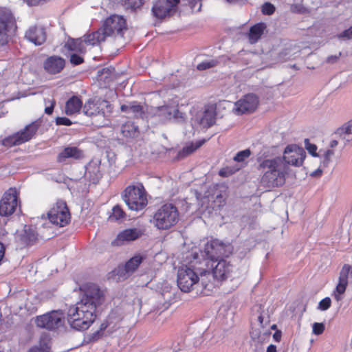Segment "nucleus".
I'll list each match as a JSON object with an SVG mask.
<instances>
[{
    "instance_id": "f257e3e1",
    "label": "nucleus",
    "mask_w": 352,
    "mask_h": 352,
    "mask_svg": "<svg viewBox=\"0 0 352 352\" xmlns=\"http://www.w3.org/2000/svg\"><path fill=\"white\" fill-rule=\"evenodd\" d=\"M306 153L296 144L286 146L283 157L265 159V191L285 184V177L291 175L289 165L299 167L303 164Z\"/></svg>"
},
{
    "instance_id": "f03ea898",
    "label": "nucleus",
    "mask_w": 352,
    "mask_h": 352,
    "mask_svg": "<svg viewBox=\"0 0 352 352\" xmlns=\"http://www.w3.org/2000/svg\"><path fill=\"white\" fill-rule=\"evenodd\" d=\"M104 300L100 289L96 285H88L80 302L69 308L67 322L77 331L87 330L94 322L96 309Z\"/></svg>"
},
{
    "instance_id": "7ed1b4c3",
    "label": "nucleus",
    "mask_w": 352,
    "mask_h": 352,
    "mask_svg": "<svg viewBox=\"0 0 352 352\" xmlns=\"http://www.w3.org/2000/svg\"><path fill=\"white\" fill-rule=\"evenodd\" d=\"M192 259L177 272V286L183 292H189L199 285V278L206 275L207 270L199 264V254H192Z\"/></svg>"
},
{
    "instance_id": "20e7f679",
    "label": "nucleus",
    "mask_w": 352,
    "mask_h": 352,
    "mask_svg": "<svg viewBox=\"0 0 352 352\" xmlns=\"http://www.w3.org/2000/svg\"><path fill=\"white\" fill-rule=\"evenodd\" d=\"M127 30L126 19L118 14H112L107 17L102 26L97 31L91 33L87 42L91 44H99L105 41L107 36L122 38Z\"/></svg>"
},
{
    "instance_id": "39448f33",
    "label": "nucleus",
    "mask_w": 352,
    "mask_h": 352,
    "mask_svg": "<svg viewBox=\"0 0 352 352\" xmlns=\"http://www.w3.org/2000/svg\"><path fill=\"white\" fill-rule=\"evenodd\" d=\"M232 250V248L230 244H226L217 239H211L206 243L203 250L197 252L199 256V264L204 267L208 263L214 265L218 259L223 256H228Z\"/></svg>"
},
{
    "instance_id": "423d86ee",
    "label": "nucleus",
    "mask_w": 352,
    "mask_h": 352,
    "mask_svg": "<svg viewBox=\"0 0 352 352\" xmlns=\"http://www.w3.org/2000/svg\"><path fill=\"white\" fill-rule=\"evenodd\" d=\"M179 211L173 204H165L153 214L151 221L157 229L166 230L177 224L179 221Z\"/></svg>"
},
{
    "instance_id": "0eeeda50",
    "label": "nucleus",
    "mask_w": 352,
    "mask_h": 352,
    "mask_svg": "<svg viewBox=\"0 0 352 352\" xmlns=\"http://www.w3.org/2000/svg\"><path fill=\"white\" fill-rule=\"evenodd\" d=\"M122 198L131 210H142L148 204L146 191L141 184L126 187L122 194Z\"/></svg>"
},
{
    "instance_id": "6e6552de",
    "label": "nucleus",
    "mask_w": 352,
    "mask_h": 352,
    "mask_svg": "<svg viewBox=\"0 0 352 352\" xmlns=\"http://www.w3.org/2000/svg\"><path fill=\"white\" fill-rule=\"evenodd\" d=\"M15 18L7 8H0V45H6L16 30Z\"/></svg>"
},
{
    "instance_id": "1a4fd4ad",
    "label": "nucleus",
    "mask_w": 352,
    "mask_h": 352,
    "mask_svg": "<svg viewBox=\"0 0 352 352\" xmlns=\"http://www.w3.org/2000/svg\"><path fill=\"white\" fill-rule=\"evenodd\" d=\"M40 125L41 122L39 120L32 122L28 124L23 130L4 138L2 140L3 145L11 147L28 142L36 135Z\"/></svg>"
},
{
    "instance_id": "9d476101",
    "label": "nucleus",
    "mask_w": 352,
    "mask_h": 352,
    "mask_svg": "<svg viewBox=\"0 0 352 352\" xmlns=\"http://www.w3.org/2000/svg\"><path fill=\"white\" fill-rule=\"evenodd\" d=\"M205 268L207 270L206 274L212 275L214 284L221 283L230 278L234 271V266L223 257L218 259L214 265L208 263Z\"/></svg>"
},
{
    "instance_id": "9b49d317",
    "label": "nucleus",
    "mask_w": 352,
    "mask_h": 352,
    "mask_svg": "<svg viewBox=\"0 0 352 352\" xmlns=\"http://www.w3.org/2000/svg\"><path fill=\"white\" fill-rule=\"evenodd\" d=\"M299 52L298 47L293 43H289L283 50L272 49L265 54V67L289 60Z\"/></svg>"
},
{
    "instance_id": "f8f14e48",
    "label": "nucleus",
    "mask_w": 352,
    "mask_h": 352,
    "mask_svg": "<svg viewBox=\"0 0 352 352\" xmlns=\"http://www.w3.org/2000/svg\"><path fill=\"white\" fill-rule=\"evenodd\" d=\"M65 322V314L61 310H53L36 318V325L50 331L63 327Z\"/></svg>"
},
{
    "instance_id": "ddd939ff",
    "label": "nucleus",
    "mask_w": 352,
    "mask_h": 352,
    "mask_svg": "<svg viewBox=\"0 0 352 352\" xmlns=\"http://www.w3.org/2000/svg\"><path fill=\"white\" fill-rule=\"evenodd\" d=\"M155 115L162 122L182 123L186 120V114L179 110L177 104H165L158 107L155 110Z\"/></svg>"
},
{
    "instance_id": "4468645a",
    "label": "nucleus",
    "mask_w": 352,
    "mask_h": 352,
    "mask_svg": "<svg viewBox=\"0 0 352 352\" xmlns=\"http://www.w3.org/2000/svg\"><path fill=\"white\" fill-rule=\"evenodd\" d=\"M50 221L56 226L64 227L70 221V213L67 204L63 201H58L47 213Z\"/></svg>"
},
{
    "instance_id": "2eb2a0df",
    "label": "nucleus",
    "mask_w": 352,
    "mask_h": 352,
    "mask_svg": "<svg viewBox=\"0 0 352 352\" xmlns=\"http://www.w3.org/2000/svg\"><path fill=\"white\" fill-rule=\"evenodd\" d=\"M180 0H158L153 8L152 12L157 19H164L175 14L178 10Z\"/></svg>"
},
{
    "instance_id": "dca6fc26",
    "label": "nucleus",
    "mask_w": 352,
    "mask_h": 352,
    "mask_svg": "<svg viewBox=\"0 0 352 352\" xmlns=\"http://www.w3.org/2000/svg\"><path fill=\"white\" fill-rule=\"evenodd\" d=\"M264 144L262 142L253 144L250 148L240 151L236 153L233 157V160L236 162H243L251 155L256 157L259 163L260 168H264Z\"/></svg>"
},
{
    "instance_id": "f3484780",
    "label": "nucleus",
    "mask_w": 352,
    "mask_h": 352,
    "mask_svg": "<svg viewBox=\"0 0 352 352\" xmlns=\"http://www.w3.org/2000/svg\"><path fill=\"white\" fill-rule=\"evenodd\" d=\"M258 104V97L254 94H249L234 103L232 111L237 116L253 112Z\"/></svg>"
},
{
    "instance_id": "a211bd4d",
    "label": "nucleus",
    "mask_w": 352,
    "mask_h": 352,
    "mask_svg": "<svg viewBox=\"0 0 352 352\" xmlns=\"http://www.w3.org/2000/svg\"><path fill=\"white\" fill-rule=\"evenodd\" d=\"M18 206L16 190L10 188L6 192L0 201V216L8 217L12 214Z\"/></svg>"
},
{
    "instance_id": "6ab92c4d",
    "label": "nucleus",
    "mask_w": 352,
    "mask_h": 352,
    "mask_svg": "<svg viewBox=\"0 0 352 352\" xmlns=\"http://www.w3.org/2000/svg\"><path fill=\"white\" fill-rule=\"evenodd\" d=\"M263 318L262 314L258 316L256 322H252L250 331L251 345L254 346V352H263L264 334L262 333Z\"/></svg>"
},
{
    "instance_id": "aec40b11",
    "label": "nucleus",
    "mask_w": 352,
    "mask_h": 352,
    "mask_svg": "<svg viewBox=\"0 0 352 352\" xmlns=\"http://www.w3.org/2000/svg\"><path fill=\"white\" fill-rule=\"evenodd\" d=\"M15 239L21 247L32 245L38 240V233L35 228L25 225L23 230L16 233Z\"/></svg>"
},
{
    "instance_id": "412c9836",
    "label": "nucleus",
    "mask_w": 352,
    "mask_h": 352,
    "mask_svg": "<svg viewBox=\"0 0 352 352\" xmlns=\"http://www.w3.org/2000/svg\"><path fill=\"white\" fill-rule=\"evenodd\" d=\"M90 34L84 35L83 38H78L76 39L69 38L65 45V47L71 52H76L80 54H84L87 52V46H94L97 44H91L87 42L90 38Z\"/></svg>"
},
{
    "instance_id": "4be33fe9",
    "label": "nucleus",
    "mask_w": 352,
    "mask_h": 352,
    "mask_svg": "<svg viewBox=\"0 0 352 352\" xmlns=\"http://www.w3.org/2000/svg\"><path fill=\"white\" fill-rule=\"evenodd\" d=\"M90 34L84 35L83 38H78L76 39L69 38L65 45V47L71 52H76L80 54H84L87 52V46H94L97 44H91L87 42L90 38Z\"/></svg>"
},
{
    "instance_id": "5701e85b",
    "label": "nucleus",
    "mask_w": 352,
    "mask_h": 352,
    "mask_svg": "<svg viewBox=\"0 0 352 352\" xmlns=\"http://www.w3.org/2000/svg\"><path fill=\"white\" fill-rule=\"evenodd\" d=\"M25 37L35 45H41L46 41V32L41 25L30 26L25 32Z\"/></svg>"
},
{
    "instance_id": "b1692460",
    "label": "nucleus",
    "mask_w": 352,
    "mask_h": 352,
    "mask_svg": "<svg viewBox=\"0 0 352 352\" xmlns=\"http://www.w3.org/2000/svg\"><path fill=\"white\" fill-rule=\"evenodd\" d=\"M84 157L85 154L82 150L76 146H68L58 154L56 160L58 163H65L68 159L80 160Z\"/></svg>"
},
{
    "instance_id": "393cba45",
    "label": "nucleus",
    "mask_w": 352,
    "mask_h": 352,
    "mask_svg": "<svg viewBox=\"0 0 352 352\" xmlns=\"http://www.w3.org/2000/svg\"><path fill=\"white\" fill-rule=\"evenodd\" d=\"M65 65L64 58L58 56H52L43 62V68L50 74H56L63 69Z\"/></svg>"
},
{
    "instance_id": "a878e982",
    "label": "nucleus",
    "mask_w": 352,
    "mask_h": 352,
    "mask_svg": "<svg viewBox=\"0 0 352 352\" xmlns=\"http://www.w3.org/2000/svg\"><path fill=\"white\" fill-rule=\"evenodd\" d=\"M142 234V232L138 228H129L120 232L113 243L116 245H122L124 242H129L140 238Z\"/></svg>"
},
{
    "instance_id": "bb28decb",
    "label": "nucleus",
    "mask_w": 352,
    "mask_h": 352,
    "mask_svg": "<svg viewBox=\"0 0 352 352\" xmlns=\"http://www.w3.org/2000/svg\"><path fill=\"white\" fill-rule=\"evenodd\" d=\"M120 109L131 118H142V115L144 114L142 107L135 102L122 104L120 107Z\"/></svg>"
},
{
    "instance_id": "cd10ccee",
    "label": "nucleus",
    "mask_w": 352,
    "mask_h": 352,
    "mask_svg": "<svg viewBox=\"0 0 352 352\" xmlns=\"http://www.w3.org/2000/svg\"><path fill=\"white\" fill-rule=\"evenodd\" d=\"M82 107L81 99L76 96H73L66 102L65 113L67 116H72L79 113Z\"/></svg>"
},
{
    "instance_id": "c85d7f7f",
    "label": "nucleus",
    "mask_w": 352,
    "mask_h": 352,
    "mask_svg": "<svg viewBox=\"0 0 352 352\" xmlns=\"http://www.w3.org/2000/svg\"><path fill=\"white\" fill-rule=\"evenodd\" d=\"M216 120V112L212 107L205 109L202 116L199 119V124L203 127L208 129L212 126Z\"/></svg>"
},
{
    "instance_id": "c756f323",
    "label": "nucleus",
    "mask_w": 352,
    "mask_h": 352,
    "mask_svg": "<svg viewBox=\"0 0 352 352\" xmlns=\"http://www.w3.org/2000/svg\"><path fill=\"white\" fill-rule=\"evenodd\" d=\"M205 142L206 140L203 139L197 140L195 142H192L187 144L185 146L182 148V150H180L178 152L177 158L178 160H181L186 157L187 156L195 152L197 148L201 147L205 143Z\"/></svg>"
},
{
    "instance_id": "7c9ffc66",
    "label": "nucleus",
    "mask_w": 352,
    "mask_h": 352,
    "mask_svg": "<svg viewBox=\"0 0 352 352\" xmlns=\"http://www.w3.org/2000/svg\"><path fill=\"white\" fill-rule=\"evenodd\" d=\"M264 32V23H258L252 25L247 33L250 43H256Z\"/></svg>"
},
{
    "instance_id": "2f4dec72",
    "label": "nucleus",
    "mask_w": 352,
    "mask_h": 352,
    "mask_svg": "<svg viewBox=\"0 0 352 352\" xmlns=\"http://www.w3.org/2000/svg\"><path fill=\"white\" fill-rule=\"evenodd\" d=\"M82 110L84 114L89 117L98 115L100 112L98 102H96L95 100L92 98L89 99L85 103Z\"/></svg>"
},
{
    "instance_id": "473e14b6",
    "label": "nucleus",
    "mask_w": 352,
    "mask_h": 352,
    "mask_svg": "<svg viewBox=\"0 0 352 352\" xmlns=\"http://www.w3.org/2000/svg\"><path fill=\"white\" fill-rule=\"evenodd\" d=\"M144 256L135 255L130 258L124 265V269L126 273L131 274L135 272L144 260Z\"/></svg>"
},
{
    "instance_id": "72a5a7b5",
    "label": "nucleus",
    "mask_w": 352,
    "mask_h": 352,
    "mask_svg": "<svg viewBox=\"0 0 352 352\" xmlns=\"http://www.w3.org/2000/svg\"><path fill=\"white\" fill-rule=\"evenodd\" d=\"M121 131L126 138H134L138 133V126L133 122H127L122 126Z\"/></svg>"
},
{
    "instance_id": "f704fd0d",
    "label": "nucleus",
    "mask_w": 352,
    "mask_h": 352,
    "mask_svg": "<svg viewBox=\"0 0 352 352\" xmlns=\"http://www.w3.org/2000/svg\"><path fill=\"white\" fill-rule=\"evenodd\" d=\"M126 214L118 204L112 208V212L109 216V220L111 221H118L125 219Z\"/></svg>"
},
{
    "instance_id": "c9c22d12",
    "label": "nucleus",
    "mask_w": 352,
    "mask_h": 352,
    "mask_svg": "<svg viewBox=\"0 0 352 352\" xmlns=\"http://www.w3.org/2000/svg\"><path fill=\"white\" fill-rule=\"evenodd\" d=\"M221 57L206 60L199 63L197 69L199 71H204L210 68H212L219 65L221 62Z\"/></svg>"
},
{
    "instance_id": "e433bc0d",
    "label": "nucleus",
    "mask_w": 352,
    "mask_h": 352,
    "mask_svg": "<svg viewBox=\"0 0 352 352\" xmlns=\"http://www.w3.org/2000/svg\"><path fill=\"white\" fill-rule=\"evenodd\" d=\"M345 270L340 273L339 282L336 286V292L339 294H343L348 285V278H346Z\"/></svg>"
},
{
    "instance_id": "4c0bfd02",
    "label": "nucleus",
    "mask_w": 352,
    "mask_h": 352,
    "mask_svg": "<svg viewBox=\"0 0 352 352\" xmlns=\"http://www.w3.org/2000/svg\"><path fill=\"white\" fill-rule=\"evenodd\" d=\"M345 270L340 273L339 282L336 286V292L339 294H343L348 285V278H346Z\"/></svg>"
},
{
    "instance_id": "58836bf2",
    "label": "nucleus",
    "mask_w": 352,
    "mask_h": 352,
    "mask_svg": "<svg viewBox=\"0 0 352 352\" xmlns=\"http://www.w3.org/2000/svg\"><path fill=\"white\" fill-rule=\"evenodd\" d=\"M50 345L45 340H41L38 345L32 346L28 352H50Z\"/></svg>"
},
{
    "instance_id": "ea45409f",
    "label": "nucleus",
    "mask_w": 352,
    "mask_h": 352,
    "mask_svg": "<svg viewBox=\"0 0 352 352\" xmlns=\"http://www.w3.org/2000/svg\"><path fill=\"white\" fill-rule=\"evenodd\" d=\"M341 138L346 143L352 142V121L347 126L342 129Z\"/></svg>"
},
{
    "instance_id": "a19ab883",
    "label": "nucleus",
    "mask_w": 352,
    "mask_h": 352,
    "mask_svg": "<svg viewBox=\"0 0 352 352\" xmlns=\"http://www.w3.org/2000/svg\"><path fill=\"white\" fill-rule=\"evenodd\" d=\"M144 0H122L124 2V6L126 9L135 10L137 8H139L143 4Z\"/></svg>"
},
{
    "instance_id": "79ce46f5",
    "label": "nucleus",
    "mask_w": 352,
    "mask_h": 352,
    "mask_svg": "<svg viewBox=\"0 0 352 352\" xmlns=\"http://www.w3.org/2000/svg\"><path fill=\"white\" fill-rule=\"evenodd\" d=\"M334 155V152L332 150H327L324 151V153L320 156L323 157V160L321 162V166L323 167H327L331 162V157Z\"/></svg>"
},
{
    "instance_id": "37998d69",
    "label": "nucleus",
    "mask_w": 352,
    "mask_h": 352,
    "mask_svg": "<svg viewBox=\"0 0 352 352\" xmlns=\"http://www.w3.org/2000/svg\"><path fill=\"white\" fill-rule=\"evenodd\" d=\"M238 170H239L238 168L232 167V166H226V167L221 168L219 170V175L221 177H229V176L232 175V174H234Z\"/></svg>"
},
{
    "instance_id": "c03bdc74",
    "label": "nucleus",
    "mask_w": 352,
    "mask_h": 352,
    "mask_svg": "<svg viewBox=\"0 0 352 352\" xmlns=\"http://www.w3.org/2000/svg\"><path fill=\"white\" fill-rule=\"evenodd\" d=\"M337 38L340 40H342V41H347V40H351L352 39V25L342 31L341 33L338 34L337 36Z\"/></svg>"
},
{
    "instance_id": "a18cd8bd",
    "label": "nucleus",
    "mask_w": 352,
    "mask_h": 352,
    "mask_svg": "<svg viewBox=\"0 0 352 352\" xmlns=\"http://www.w3.org/2000/svg\"><path fill=\"white\" fill-rule=\"evenodd\" d=\"M305 146L308 152L314 157H318L319 155L316 153V145L310 143L309 139L305 140Z\"/></svg>"
},
{
    "instance_id": "49530a36",
    "label": "nucleus",
    "mask_w": 352,
    "mask_h": 352,
    "mask_svg": "<svg viewBox=\"0 0 352 352\" xmlns=\"http://www.w3.org/2000/svg\"><path fill=\"white\" fill-rule=\"evenodd\" d=\"M69 60L74 65H78L84 62L82 56L76 52L71 54Z\"/></svg>"
},
{
    "instance_id": "de8ad7c7",
    "label": "nucleus",
    "mask_w": 352,
    "mask_h": 352,
    "mask_svg": "<svg viewBox=\"0 0 352 352\" xmlns=\"http://www.w3.org/2000/svg\"><path fill=\"white\" fill-rule=\"evenodd\" d=\"M331 305V300L329 297H326L318 303V309L321 311L327 310Z\"/></svg>"
},
{
    "instance_id": "09e8293b",
    "label": "nucleus",
    "mask_w": 352,
    "mask_h": 352,
    "mask_svg": "<svg viewBox=\"0 0 352 352\" xmlns=\"http://www.w3.org/2000/svg\"><path fill=\"white\" fill-rule=\"evenodd\" d=\"M201 0H188V4L193 11L199 12L201 8Z\"/></svg>"
},
{
    "instance_id": "8fccbe9b",
    "label": "nucleus",
    "mask_w": 352,
    "mask_h": 352,
    "mask_svg": "<svg viewBox=\"0 0 352 352\" xmlns=\"http://www.w3.org/2000/svg\"><path fill=\"white\" fill-rule=\"evenodd\" d=\"M324 330V325L323 323L314 322L313 324V333L316 335H320Z\"/></svg>"
},
{
    "instance_id": "3c124183",
    "label": "nucleus",
    "mask_w": 352,
    "mask_h": 352,
    "mask_svg": "<svg viewBox=\"0 0 352 352\" xmlns=\"http://www.w3.org/2000/svg\"><path fill=\"white\" fill-rule=\"evenodd\" d=\"M56 125L71 126L72 122L66 117H57L56 118Z\"/></svg>"
},
{
    "instance_id": "603ef678",
    "label": "nucleus",
    "mask_w": 352,
    "mask_h": 352,
    "mask_svg": "<svg viewBox=\"0 0 352 352\" xmlns=\"http://www.w3.org/2000/svg\"><path fill=\"white\" fill-rule=\"evenodd\" d=\"M267 153V154L265 155V158L267 157H273L272 158H274L276 157V155L280 153V151L277 146H273L270 149H268Z\"/></svg>"
},
{
    "instance_id": "864d4df0",
    "label": "nucleus",
    "mask_w": 352,
    "mask_h": 352,
    "mask_svg": "<svg viewBox=\"0 0 352 352\" xmlns=\"http://www.w3.org/2000/svg\"><path fill=\"white\" fill-rule=\"evenodd\" d=\"M341 56H342V52H340L338 54L329 56L326 58L325 63L327 64L336 63L340 60V58Z\"/></svg>"
},
{
    "instance_id": "5fc2aeb1",
    "label": "nucleus",
    "mask_w": 352,
    "mask_h": 352,
    "mask_svg": "<svg viewBox=\"0 0 352 352\" xmlns=\"http://www.w3.org/2000/svg\"><path fill=\"white\" fill-rule=\"evenodd\" d=\"M275 11V7L270 3L265 2V14L270 15Z\"/></svg>"
},
{
    "instance_id": "6e6d98bb",
    "label": "nucleus",
    "mask_w": 352,
    "mask_h": 352,
    "mask_svg": "<svg viewBox=\"0 0 352 352\" xmlns=\"http://www.w3.org/2000/svg\"><path fill=\"white\" fill-rule=\"evenodd\" d=\"M345 270V275H346V278H348V276H349V274H350L351 275H352V265H347V264H345L344 265V266L342 267L340 272H343Z\"/></svg>"
},
{
    "instance_id": "4d7b16f0",
    "label": "nucleus",
    "mask_w": 352,
    "mask_h": 352,
    "mask_svg": "<svg viewBox=\"0 0 352 352\" xmlns=\"http://www.w3.org/2000/svg\"><path fill=\"white\" fill-rule=\"evenodd\" d=\"M55 102L52 101L49 107H46L45 109V113L47 115H51L53 113Z\"/></svg>"
},
{
    "instance_id": "13d9d810",
    "label": "nucleus",
    "mask_w": 352,
    "mask_h": 352,
    "mask_svg": "<svg viewBox=\"0 0 352 352\" xmlns=\"http://www.w3.org/2000/svg\"><path fill=\"white\" fill-rule=\"evenodd\" d=\"M282 337V332L280 330H276L273 334V338L276 342H280Z\"/></svg>"
},
{
    "instance_id": "bf43d9fd",
    "label": "nucleus",
    "mask_w": 352,
    "mask_h": 352,
    "mask_svg": "<svg viewBox=\"0 0 352 352\" xmlns=\"http://www.w3.org/2000/svg\"><path fill=\"white\" fill-rule=\"evenodd\" d=\"M179 350H181V346L179 342H173L172 349H170L171 351H167V352H177Z\"/></svg>"
},
{
    "instance_id": "052dcab7",
    "label": "nucleus",
    "mask_w": 352,
    "mask_h": 352,
    "mask_svg": "<svg viewBox=\"0 0 352 352\" xmlns=\"http://www.w3.org/2000/svg\"><path fill=\"white\" fill-rule=\"evenodd\" d=\"M322 174V170L320 168H318L315 171L312 172L310 175L314 177H320Z\"/></svg>"
},
{
    "instance_id": "680f3d73",
    "label": "nucleus",
    "mask_w": 352,
    "mask_h": 352,
    "mask_svg": "<svg viewBox=\"0 0 352 352\" xmlns=\"http://www.w3.org/2000/svg\"><path fill=\"white\" fill-rule=\"evenodd\" d=\"M266 352H277L276 346L274 344H270L267 346Z\"/></svg>"
},
{
    "instance_id": "e2e57ef3",
    "label": "nucleus",
    "mask_w": 352,
    "mask_h": 352,
    "mask_svg": "<svg viewBox=\"0 0 352 352\" xmlns=\"http://www.w3.org/2000/svg\"><path fill=\"white\" fill-rule=\"evenodd\" d=\"M108 326H109V322L108 321L102 322L100 324V331H104L107 328Z\"/></svg>"
},
{
    "instance_id": "0e129e2a",
    "label": "nucleus",
    "mask_w": 352,
    "mask_h": 352,
    "mask_svg": "<svg viewBox=\"0 0 352 352\" xmlns=\"http://www.w3.org/2000/svg\"><path fill=\"white\" fill-rule=\"evenodd\" d=\"M291 10L294 12H300L301 10L298 8V6L297 5H292L291 7Z\"/></svg>"
},
{
    "instance_id": "69168bd1",
    "label": "nucleus",
    "mask_w": 352,
    "mask_h": 352,
    "mask_svg": "<svg viewBox=\"0 0 352 352\" xmlns=\"http://www.w3.org/2000/svg\"><path fill=\"white\" fill-rule=\"evenodd\" d=\"M243 0H225V1L229 3H236L243 1Z\"/></svg>"
},
{
    "instance_id": "338daca9",
    "label": "nucleus",
    "mask_w": 352,
    "mask_h": 352,
    "mask_svg": "<svg viewBox=\"0 0 352 352\" xmlns=\"http://www.w3.org/2000/svg\"><path fill=\"white\" fill-rule=\"evenodd\" d=\"M338 142L337 140H332L330 143V146L331 148L336 147L338 145Z\"/></svg>"
},
{
    "instance_id": "774afa93",
    "label": "nucleus",
    "mask_w": 352,
    "mask_h": 352,
    "mask_svg": "<svg viewBox=\"0 0 352 352\" xmlns=\"http://www.w3.org/2000/svg\"><path fill=\"white\" fill-rule=\"evenodd\" d=\"M261 12L264 14V4H262L260 7Z\"/></svg>"
}]
</instances>
